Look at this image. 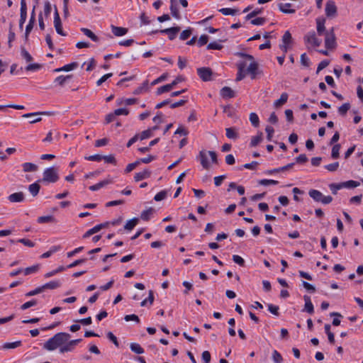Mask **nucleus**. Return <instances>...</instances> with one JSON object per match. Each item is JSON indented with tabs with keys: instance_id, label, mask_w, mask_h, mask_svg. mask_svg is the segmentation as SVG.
<instances>
[{
	"instance_id": "nucleus-1",
	"label": "nucleus",
	"mask_w": 363,
	"mask_h": 363,
	"mask_svg": "<svg viewBox=\"0 0 363 363\" xmlns=\"http://www.w3.org/2000/svg\"><path fill=\"white\" fill-rule=\"evenodd\" d=\"M236 55L244 58L245 60L240 61L237 64L238 74L235 80L237 82L241 81L245 77L247 73L250 74L251 79H255L259 73V66L254 57L243 52H237Z\"/></svg>"
},
{
	"instance_id": "nucleus-2",
	"label": "nucleus",
	"mask_w": 363,
	"mask_h": 363,
	"mask_svg": "<svg viewBox=\"0 0 363 363\" xmlns=\"http://www.w3.org/2000/svg\"><path fill=\"white\" fill-rule=\"evenodd\" d=\"M70 335L67 333H56L44 344V348L49 351H52L57 347L60 348L70 339Z\"/></svg>"
},
{
	"instance_id": "nucleus-3",
	"label": "nucleus",
	"mask_w": 363,
	"mask_h": 363,
	"mask_svg": "<svg viewBox=\"0 0 363 363\" xmlns=\"http://www.w3.org/2000/svg\"><path fill=\"white\" fill-rule=\"evenodd\" d=\"M121 108L116 109L113 113H130L135 110L132 108L133 106L139 105L140 107H145V104H139L138 100L135 98L121 99L118 102Z\"/></svg>"
},
{
	"instance_id": "nucleus-4",
	"label": "nucleus",
	"mask_w": 363,
	"mask_h": 363,
	"mask_svg": "<svg viewBox=\"0 0 363 363\" xmlns=\"http://www.w3.org/2000/svg\"><path fill=\"white\" fill-rule=\"evenodd\" d=\"M208 155L211 157L213 163H218V157L216 152L202 150L199 152L196 158L200 161L202 167L205 169H208L210 168V163L208 161Z\"/></svg>"
},
{
	"instance_id": "nucleus-5",
	"label": "nucleus",
	"mask_w": 363,
	"mask_h": 363,
	"mask_svg": "<svg viewBox=\"0 0 363 363\" xmlns=\"http://www.w3.org/2000/svg\"><path fill=\"white\" fill-rule=\"evenodd\" d=\"M59 178L60 177L57 168L51 167L44 170L43 178L42 179H39L38 182L55 183L59 180Z\"/></svg>"
},
{
	"instance_id": "nucleus-6",
	"label": "nucleus",
	"mask_w": 363,
	"mask_h": 363,
	"mask_svg": "<svg viewBox=\"0 0 363 363\" xmlns=\"http://www.w3.org/2000/svg\"><path fill=\"white\" fill-rule=\"evenodd\" d=\"M309 196L316 202H320L323 204H329L333 201L331 196H324L320 191L311 189L308 191Z\"/></svg>"
},
{
	"instance_id": "nucleus-7",
	"label": "nucleus",
	"mask_w": 363,
	"mask_h": 363,
	"mask_svg": "<svg viewBox=\"0 0 363 363\" xmlns=\"http://www.w3.org/2000/svg\"><path fill=\"white\" fill-rule=\"evenodd\" d=\"M325 45L327 49H334L336 47V38L333 28L325 33Z\"/></svg>"
},
{
	"instance_id": "nucleus-8",
	"label": "nucleus",
	"mask_w": 363,
	"mask_h": 363,
	"mask_svg": "<svg viewBox=\"0 0 363 363\" xmlns=\"http://www.w3.org/2000/svg\"><path fill=\"white\" fill-rule=\"evenodd\" d=\"M306 43L312 45L314 47H319L321 44V40L316 37L315 33L311 31L308 33L303 38Z\"/></svg>"
},
{
	"instance_id": "nucleus-9",
	"label": "nucleus",
	"mask_w": 363,
	"mask_h": 363,
	"mask_svg": "<svg viewBox=\"0 0 363 363\" xmlns=\"http://www.w3.org/2000/svg\"><path fill=\"white\" fill-rule=\"evenodd\" d=\"M325 15L328 18H333L337 15V6L333 0H328L325 4Z\"/></svg>"
},
{
	"instance_id": "nucleus-10",
	"label": "nucleus",
	"mask_w": 363,
	"mask_h": 363,
	"mask_svg": "<svg viewBox=\"0 0 363 363\" xmlns=\"http://www.w3.org/2000/svg\"><path fill=\"white\" fill-rule=\"evenodd\" d=\"M82 341V339L68 340L62 347L60 348V353L72 352L75 347Z\"/></svg>"
},
{
	"instance_id": "nucleus-11",
	"label": "nucleus",
	"mask_w": 363,
	"mask_h": 363,
	"mask_svg": "<svg viewBox=\"0 0 363 363\" xmlns=\"http://www.w3.org/2000/svg\"><path fill=\"white\" fill-rule=\"evenodd\" d=\"M197 74L203 82L211 80L213 72L209 67H200L197 69Z\"/></svg>"
},
{
	"instance_id": "nucleus-12",
	"label": "nucleus",
	"mask_w": 363,
	"mask_h": 363,
	"mask_svg": "<svg viewBox=\"0 0 363 363\" xmlns=\"http://www.w3.org/2000/svg\"><path fill=\"white\" fill-rule=\"evenodd\" d=\"M54 26L56 30V32L59 35H60L62 36L66 35V33L62 30V25L61 19H60V14L57 11V9L56 7H55V13H54Z\"/></svg>"
},
{
	"instance_id": "nucleus-13",
	"label": "nucleus",
	"mask_w": 363,
	"mask_h": 363,
	"mask_svg": "<svg viewBox=\"0 0 363 363\" xmlns=\"http://www.w3.org/2000/svg\"><path fill=\"white\" fill-rule=\"evenodd\" d=\"M180 30V28L179 26L177 27H172L169 28H165L160 30H156L155 33H166L168 35V38L170 40H173L179 31Z\"/></svg>"
},
{
	"instance_id": "nucleus-14",
	"label": "nucleus",
	"mask_w": 363,
	"mask_h": 363,
	"mask_svg": "<svg viewBox=\"0 0 363 363\" xmlns=\"http://www.w3.org/2000/svg\"><path fill=\"white\" fill-rule=\"evenodd\" d=\"M185 102H186L185 100H180L177 102L171 103V101L169 99H167V100H164V101L157 104L155 106V108H160L167 104H169V107L171 108H174L184 105L185 104Z\"/></svg>"
},
{
	"instance_id": "nucleus-15",
	"label": "nucleus",
	"mask_w": 363,
	"mask_h": 363,
	"mask_svg": "<svg viewBox=\"0 0 363 363\" xmlns=\"http://www.w3.org/2000/svg\"><path fill=\"white\" fill-rule=\"evenodd\" d=\"M8 199L10 202L12 203H18L22 202L25 199V196L23 192H16L11 194L9 196Z\"/></svg>"
},
{
	"instance_id": "nucleus-16",
	"label": "nucleus",
	"mask_w": 363,
	"mask_h": 363,
	"mask_svg": "<svg viewBox=\"0 0 363 363\" xmlns=\"http://www.w3.org/2000/svg\"><path fill=\"white\" fill-rule=\"evenodd\" d=\"M303 299L305 301L303 311L308 313L309 314H313L314 313V307L311 302L310 296L305 295L303 296Z\"/></svg>"
},
{
	"instance_id": "nucleus-17",
	"label": "nucleus",
	"mask_w": 363,
	"mask_h": 363,
	"mask_svg": "<svg viewBox=\"0 0 363 363\" xmlns=\"http://www.w3.org/2000/svg\"><path fill=\"white\" fill-rule=\"evenodd\" d=\"M112 182H113V181L111 179H107L101 181L100 182H99L94 185L90 186L89 187V190H91L92 191H97V190L100 189L101 188L106 186L107 184H111Z\"/></svg>"
},
{
	"instance_id": "nucleus-18",
	"label": "nucleus",
	"mask_w": 363,
	"mask_h": 363,
	"mask_svg": "<svg viewBox=\"0 0 363 363\" xmlns=\"http://www.w3.org/2000/svg\"><path fill=\"white\" fill-rule=\"evenodd\" d=\"M291 4L289 3H280L278 5L279 9L284 13L291 14L295 13V9H291Z\"/></svg>"
},
{
	"instance_id": "nucleus-19",
	"label": "nucleus",
	"mask_w": 363,
	"mask_h": 363,
	"mask_svg": "<svg viewBox=\"0 0 363 363\" xmlns=\"http://www.w3.org/2000/svg\"><path fill=\"white\" fill-rule=\"evenodd\" d=\"M35 11H34V9H33V11H32V13H31V16H30L29 23L26 26V33H25V38H26V40L28 39V35H29V33H30V31L32 30V29L33 28V25H34V23H35Z\"/></svg>"
},
{
	"instance_id": "nucleus-20",
	"label": "nucleus",
	"mask_w": 363,
	"mask_h": 363,
	"mask_svg": "<svg viewBox=\"0 0 363 363\" xmlns=\"http://www.w3.org/2000/svg\"><path fill=\"white\" fill-rule=\"evenodd\" d=\"M157 129H159V126L155 125L153 127L143 131L140 135V140H143L146 138H150L152 135V132Z\"/></svg>"
},
{
	"instance_id": "nucleus-21",
	"label": "nucleus",
	"mask_w": 363,
	"mask_h": 363,
	"mask_svg": "<svg viewBox=\"0 0 363 363\" xmlns=\"http://www.w3.org/2000/svg\"><path fill=\"white\" fill-rule=\"evenodd\" d=\"M111 28L112 33L118 37L123 36L128 33V29L125 28L118 27L113 25L111 26Z\"/></svg>"
},
{
	"instance_id": "nucleus-22",
	"label": "nucleus",
	"mask_w": 363,
	"mask_h": 363,
	"mask_svg": "<svg viewBox=\"0 0 363 363\" xmlns=\"http://www.w3.org/2000/svg\"><path fill=\"white\" fill-rule=\"evenodd\" d=\"M151 172L148 169H144L143 172H138L135 174L134 179L135 182H139L150 177Z\"/></svg>"
},
{
	"instance_id": "nucleus-23",
	"label": "nucleus",
	"mask_w": 363,
	"mask_h": 363,
	"mask_svg": "<svg viewBox=\"0 0 363 363\" xmlns=\"http://www.w3.org/2000/svg\"><path fill=\"white\" fill-rule=\"evenodd\" d=\"M220 95L225 99H230L235 96V92L231 88L224 86L220 90Z\"/></svg>"
},
{
	"instance_id": "nucleus-24",
	"label": "nucleus",
	"mask_w": 363,
	"mask_h": 363,
	"mask_svg": "<svg viewBox=\"0 0 363 363\" xmlns=\"http://www.w3.org/2000/svg\"><path fill=\"white\" fill-rule=\"evenodd\" d=\"M60 286H61V281L60 280H55V281H51L48 283H46L41 286L43 288V290L44 291L45 289H55L59 288Z\"/></svg>"
},
{
	"instance_id": "nucleus-25",
	"label": "nucleus",
	"mask_w": 363,
	"mask_h": 363,
	"mask_svg": "<svg viewBox=\"0 0 363 363\" xmlns=\"http://www.w3.org/2000/svg\"><path fill=\"white\" fill-rule=\"evenodd\" d=\"M325 19L317 18L316 24H317V32L319 35H325Z\"/></svg>"
},
{
	"instance_id": "nucleus-26",
	"label": "nucleus",
	"mask_w": 363,
	"mask_h": 363,
	"mask_svg": "<svg viewBox=\"0 0 363 363\" xmlns=\"http://www.w3.org/2000/svg\"><path fill=\"white\" fill-rule=\"evenodd\" d=\"M9 108H13L16 110H25V107L21 105H13V104H6V105H0V111L1 112H8Z\"/></svg>"
},
{
	"instance_id": "nucleus-27",
	"label": "nucleus",
	"mask_w": 363,
	"mask_h": 363,
	"mask_svg": "<svg viewBox=\"0 0 363 363\" xmlns=\"http://www.w3.org/2000/svg\"><path fill=\"white\" fill-rule=\"evenodd\" d=\"M38 182H39L38 181V182L29 185V186H28V190H29L30 193L34 197L38 194L39 191L40 189V186L39 185Z\"/></svg>"
},
{
	"instance_id": "nucleus-28",
	"label": "nucleus",
	"mask_w": 363,
	"mask_h": 363,
	"mask_svg": "<svg viewBox=\"0 0 363 363\" xmlns=\"http://www.w3.org/2000/svg\"><path fill=\"white\" fill-rule=\"evenodd\" d=\"M81 31L93 41L98 42L99 40L98 36L96 35L91 30L86 28H82Z\"/></svg>"
},
{
	"instance_id": "nucleus-29",
	"label": "nucleus",
	"mask_w": 363,
	"mask_h": 363,
	"mask_svg": "<svg viewBox=\"0 0 363 363\" xmlns=\"http://www.w3.org/2000/svg\"><path fill=\"white\" fill-rule=\"evenodd\" d=\"M174 1L175 0H170V3H171V5H170L171 14L175 18L180 19L181 16H180V13L179 12L177 6L174 4Z\"/></svg>"
},
{
	"instance_id": "nucleus-30",
	"label": "nucleus",
	"mask_w": 363,
	"mask_h": 363,
	"mask_svg": "<svg viewBox=\"0 0 363 363\" xmlns=\"http://www.w3.org/2000/svg\"><path fill=\"white\" fill-rule=\"evenodd\" d=\"M21 55L23 59L26 60V62H31L33 60L31 55L26 50L24 46L21 47Z\"/></svg>"
},
{
	"instance_id": "nucleus-31",
	"label": "nucleus",
	"mask_w": 363,
	"mask_h": 363,
	"mask_svg": "<svg viewBox=\"0 0 363 363\" xmlns=\"http://www.w3.org/2000/svg\"><path fill=\"white\" fill-rule=\"evenodd\" d=\"M288 99V94L286 93H282L280 98L274 102V106L276 108L280 107L284 105Z\"/></svg>"
},
{
	"instance_id": "nucleus-32",
	"label": "nucleus",
	"mask_w": 363,
	"mask_h": 363,
	"mask_svg": "<svg viewBox=\"0 0 363 363\" xmlns=\"http://www.w3.org/2000/svg\"><path fill=\"white\" fill-rule=\"evenodd\" d=\"M22 167L25 172H35L38 169V166L31 162H25L23 164Z\"/></svg>"
},
{
	"instance_id": "nucleus-33",
	"label": "nucleus",
	"mask_w": 363,
	"mask_h": 363,
	"mask_svg": "<svg viewBox=\"0 0 363 363\" xmlns=\"http://www.w3.org/2000/svg\"><path fill=\"white\" fill-rule=\"evenodd\" d=\"M77 67V62H72L70 64L66 65L60 68H57L55 69V72H59L62 71L69 72L74 69H75Z\"/></svg>"
},
{
	"instance_id": "nucleus-34",
	"label": "nucleus",
	"mask_w": 363,
	"mask_h": 363,
	"mask_svg": "<svg viewBox=\"0 0 363 363\" xmlns=\"http://www.w3.org/2000/svg\"><path fill=\"white\" fill-rule=\"evenodd\" d=\"M225 40H220L219 42L214 41L208 43L207 45L206 48L208 50H220L223 48V45L220 44V43L224 42Z\"/></svg>"
},
{
	"instance_id": "nucleus-35",
	"label": "nucleus",
	"mask_w": 363,
	"mask_h": 363,
	"mask_svg": "<svg viewBox=\"0 0 363 363\" xmlns=\"http://www.w3.org/2000/svg\"><path fill=\"white\" fill-rule=\"evenodd\" d=\"M139 220L137 218L129 220L124 225V229L127 230H132L138 224Z\"/></svg>"
},
{
	"instance_id": "nucleus-36",
	"label": "nucleus",
	"mask_w": 363,
	"mask_h": 363,
	"mask_svg": "<svg viewBox=\"0 0 363 363\" xmlns=\"http://www.w3.org/2000/svg\"><path fill=\"white\" fill-rule=\"evenodd\" d=\"M130 348L132 352H135V354H140L144 353L143 348L136 342L130 343Z\"/></svg>"
},
{
	"instance_id": "nucleus-37",
	"label": "nucleus",
	"mask_w": 363,
	"mask_h": 363,
	"mask_svg": "<svg viewBox=\"0 0 363 363\" xmlns=\"http://www.w3.org/2000/svg\"><path fill=\"white\" fill-rule=\"evenodd\" d=\"M225 132L227 138L230 139H237L238 137V134L234 128H227Z\"/></svg>"
},
{
	"instance_id": "nucleus-38",
	"label": "nucleus",
	"mask_w": 363,
	"mask_h": 363,
	"mask_svg": "<svg viewBox=\"0 0 363 363\" xmlns=\"http://www.w3.org/2000/svg\"><path fill=\"white\" fill-rule=\"evenodd\" d=\"M27 17V9H21L19 27L21 29L23 28Z\"/></svg>"
},
{
	"instance_id": "nucleus-39",
	"label": "nucleus",
	"mask_w": 363,
	"mask_h": 363,
	"mask_svg": "<svg viewBox=\"0 0 363 363\" xmlns=\"http://www.w3.org/2000/svg\"><path fill=\"white\" fill-rule=\"evenodd\" d=\"M21 344H22V342L20 340L16 341V342H6L3 345V348L4 349H6V350L15 349L16 347H20L21 345Z\"/></svg>"
},
{
	"instance_id": "nucleus-40",
	"label": "nucleus",
	"mask_w": 363,
	"mask_h": 363,
	"mask_svg": "<svg viewBox=\"0 0 363 363\" xmlns=\"http://www.w3.org/2000/svg\"><path fill=\"white\" fill-rule=\"evenodd\" d=\"M218 11L225 16H228V15L234 16L238 13L237 9H230V8H223V9H219Z\"/></svg>"
},
{
	"instance_id": "nucleus-41",
	"label": "nucleus",
	"mask_w": 363,
	"mask_h": 363,
	"mask_svg": "<svg viewBox=\"0 0 363 363\" xmlns=\"http://www.w3.org/2000/svg\"><path fill=\"white\" fill-rule=\"evenodd\" d=\"M262 140V133L260 132L259 134L256 136H254L251 139L250 145L252 147L257 146Z\"/></svg>"
},
{
	"instance_id": "nucleus-42",
	"label": "nucleus",
	"mask_w": 363,
	"mask_h": 363,
	"mask_svg": "<svg viewBox=\"0 0 363 363\" xmlns=\"http://www.w3.org/2000/svg\"><path fill=\"white\" fill-rule=\"evenodd\" d=\"M340 145L335 144L332 148L331 157L333 159H337L340 156Z\"/></svg>"
},
{
	"instance_id": "nucleus-43",
	"label": "nucleus",
	"mask_w": 363,
	"mask_h": 363,
	"mask_svg": "<svg viewBox=\"0 0 363 363\" xmlns=\"http://www.w3.org/2000/svg\"><path fill=\"white\" fill-rule=\"evenodd\" d=\"M343 185V188L352 189L357 187L359 185V183L356 181L349 180L345 182H342Z\"/></svg>"
},
{
	"instance_id": "nucleus-44",
	"label": "nucleus",
	"mask_w": 363,
	"mask_h": 363,
	"mask_svg": "<svg viewBox=\"0 0 363 363\" xmlns=\"http://www.w3.org/2000/svg\"><path fill=\"white\" fill-rule=\"evenodd\" d=\"M72 75H67V76H59L55 79V82H57L59 85L62 86L65 84V83L71 79Z\"/></svg>"
},
{
	"instance_id": "nucleus-45",
	"label": "nucleus",
	"mask_w": 363,
	"mask_h": 363,
	"mask_svg": "<svg viewBox=\"0 0 363 363\" xmlns=\"http://www.w3.org/2000/svg\"><path fill=\"white\" fill-rule=\"evenodd\" d=\"M100 225H95L94 228L89 229L88 231H86L84 235H83V238H86L91 235H92L94 233H98L99 231H100Z\"/></svg>"
},
{
	"instance_id": "nucleus-46",
	"label": "nucleus",
	"mask_w": 363,
	"mask_h": 363,
	"mask_svg": "<svg viewBox=\"0 0 363 363\" xmlns=\"http://www.w3.org/2000/svg\"><path fill=\"white\" fill-rule=\"evenodd\" d=\"M39 269V265H33L29 267L26 268L25 269H23V272H24L25 275H28L33 273H35Z\"/></svg>"
},
{
	"instance_id": "nucleus-47",
	"label": "nucleus",
	"mask_w": 363,
	"mask_h": 363,
	"mask_svg": "<svg viewBox=\"0 0 363 363\" xmlns=\"http://www.w3.org/2000/svg\"><path fill=\"white\" fill-rule=\"evenodd\" d=\"M39 223L55 222V218L52 216H40L38 218Z\"/></svg>"
},
{
	"instance_id": "nucleus-48",
	"label": "nucleus",
	"mask_w": 363,
	"mask_h": 363,
	"mask_svg": "<svg viewBox=\"0 0 363 363\" xmlns=\"http://www.w3.org/2000/svg\"><path fill=\"white\" fill-rule=\"evenodd\" d=\"M292 41V37L289 31H286L282 37L283 44L289 45Z\"/></svg>"
},
{
	"instance_id": "nucleus-49",
	"label": "nucleus",
	"mask_w": 363,
	"mask_h": 363,
	"mask_svg": "<svg viewBox=\"0 0 363 363\" xmlns=\"http://www.w3.org/2000/svg\"><path fill=\"white\" fill-rule=\"evenodd\" d=\"M172 89V86L170 85V84H166V85L159 87L157 90V94L160 95L162 93L169 91Z\"/></svg>"
},
{
	"instance_id": "nucleus-50",
	"label": "nucleus",
	"mask_w": 363,
	"mask_h": 363,
	"mask_svg": "<svg viewBox=\"0 0 363 363\" xmlns=\"http://www.w3.org/2000/svg\"><path fill=\"white\" fill-rule=\"evenodd\" d=\"M37 301L35 299H33L31 301H29L28 302H26L23 305L21 306V309L23 311H25L32 306H34L37 304Z\"/></svg>"
},
{
	"instance_id": "nucleus-51",
	"label": "nucleus",
	"mask_w": 363,
	"mask_h": 363,
	"mask_svg": "<svg viewBox=\"0 0 363 363\" xmlns=\"http://www.w3.org/2000/svg\"><path fill=\"white\" fill-rule=\"evenodd\" d=\"M41 68V65L38 63H30L26 67V70L28 72L36 71Z\"/></svg>"
},
{
	"instance_id": "nucleus-52",
	"label": "nucleus",
	"mask_w": 363,
	"mask_h": 363,
	"mask_svg": "<svg viewBox=\"0 0 363 363\" xmlns=\"http://www.w3.org/2000/svg\"><path fill=\"white\" fill-rule=\"evenodd\" d=\"M279 183L278 181L274 179H262L259 182V184L263 186L267 185H277Z\"/></svg>"
},
{
	"instance_id": "nucleus-53",
	"label": "nucleus",
	"mask_w": 363,
	"mask_h": 363,
	"mask_svg": "<svg viewBox=\"0 0 363 363\" xmlns=\"http://www.w3.org/2000/svg\"><path fill=\"white\" fill-rule=\"evenodd\" d=\"M167 191H165V190L161 191L155 196L154 199L156 201H160L167 197Z\"/></svg>"
},
{
	"instance_id": "nucleus-54",
	"label": "nucleus",
	"mask_w": 363,
	"mask_h": 363,
	"mask_svg": "<svg viewBox=\"0 0 363 363\" xmlns=\"http://www.w3.org/2000/svg\"><path fill=\"white\" fill-rule=\"evenodd\" d=\"M268 310L270 313H272L273 315H277V316H279V306H274L273 304H268Z\"/></svg>"
},
{
	"instance_id": "nucleus-55",
	"label": "nucleus",
	"mask_w": 363,
	"mask_h": 363,
	"mask_svg": "<svg viewBox=\"0 0 363 363\" xmlns=\"http://www.w3.org/2000/svg\"><path fill=\"white\" fill-rule=\"evenodd\" d=\"M191 35V28L186 29L182 32V33L180 34L179 38L182 40H185L188 39Z\"/></svg>"
},
{
	"instance_id": "nucleus-56",
	"label": "nucleus",
	"mask_w": 363,
	"mask_h": 363,
	"mask_svg": "<svg viewBox=\"0 0 363 363\" xmlns=\"http://www.w3.org/2000/svg\"><path fill=\"white\" fill-rule=\"evenodd\" d=\"M330 64L329 60H325L321 61L317 67L316 74H318L322 69H325Z\"/></svg>"
},
{
	"instance_id": "nucleus-57",
	"label": "nucleus",
	"mask_w": 363,
	"mask_h": 363,
	"mask_svg": "<svg viewBox=\"0 0 363 363\" xmlns=\"http://www.w3.org/2000/svg\"><path fill=\"white\" fill-rule=\"evenodd\" d=\"M208 41V36L206 35H202L198 40L197 44L199 47L206 45Z\"/></svg>"
},
{
	"instance_id": "nucleus-58",
	"label": "nucleus",
	"mask_w": 363,
	"mask_h": 363,
	"mask_svg": "<svg viewBox=\"0 0 363 363\" xmlns=\"http://www.w3.org/2000/svg\"><path fill=\"white\" fill-rule=\"evenodd\" d=\"M339 167V162H336L325 166V168L329 172H335Z\"/></svg>"
},
{
	"instance_id": "nucleus-59",
	"label": "nucleus",
	"mask_w": 363,
	"mask_h": 363,
	"mask_svg": "<svg viewBox=\"0 0 363 363\" xmlns=\"http://www.w3.org/2000/svg\"><path fill=\"white\" fill-rule=\"evenodd\" d=\"M266 22V19L263 17H258L251 20L250 23L252 25L260 26L263 25Z\"/></svg>"
},
{
	"instance_id": "nucleus-60",
	"label": "nucleus",
	"mask_w": 363,
	"mask_h": 363,
	"mask_svg": "<svg viewBox=\"0 0 363 363\" xmlns=\"http://www.w3.org/2000/svg\"><path fill=\"white\" fill-rule=\"evenodd\" d=\"M102 160H104L106 162L116 164V160L115 157L113 155L103 156Z\"/></svg>"
},
{
	"instance_id": "nucleus-61",
	"label": "nucleus",
	"mask_w": 363,
	"mask_h": 363,
	"mask_svg": "<svg viewBox=\"0 0 363 363\" xmlns=\"http://www.w3.org/2000/svg\"><path fill=\"white\" fill-rule=\"evenodd\" d=\"M262 9H255L254 11H252V12H250V13H248L245 18L246 20H250L254 17H255L256 16H257L258 14L261 13H262Z\"/></svg>"
},
{
	"instance_id": "nucleus-62",
	"label": "nucleus",
	"mask_w": 363,
	"mask_h": 363,
	"mask_svg": "<svg viewBox=\"0 0 363 363\" xmlns=\"http://www.w3.org/2000/svg\"><path fill=\"white\" fill-rule=\"evenodd\" d=\"M272 359L275 363H281L283 360L281 355L277 350L273 352Z\"/></svg>"
},
{
	"instance_id": "nucleus-63",
	"label": "nucleus",
	"mask_w": 363,
	"mask_h": 363,
	"mask_svg": "<svg viewBox=\"0 0 363 363\" xmlns=\"http://www.w3.org/2000/svg\"><path fill=\"white\" fill-rule=\"evenodd\" d=\"M301 63L304 67H309L310 60L306 53H303L301 55Z\"/></svg>"
},
{
	"instance_id": "nucleus-64",
	"label": "nucleus",
	"mask_w": 363,
	"mask_h": 363,
	"mask_svg": "<svg viewBox=\"0 0 363 363\" xmlns=\"http://www.w3.org/2000/svg\"><path fill=\"white\" fill-rule=\"evenodd\" d=\"M152 208H150L147 210L143 211L141 213V218L143 220H148L150 218V215L152 213Z\"/></svg>"
}]
</instances>
